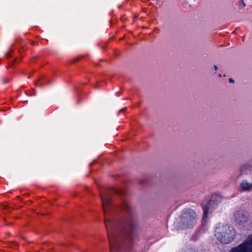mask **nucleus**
<instances>
[{"instance_id": "obj_3", "label": "nucleus", "mask_w": 252, "mask_h": 252, "mask_svg": "<svg viewBox=\"0 0 252 252\" xmlns=\"http://www.w3.org/2000/svg\"><path fill=\"white\" fill-rule=\"evenodd\" d=\"M197 215L192 209H187L184 211L181 221L185 228L193 227L197 222Z\"/></svg>"}, {"instance_id": "obj_18", "label": "nucleus", "mask_w": 252, "mask_h": 252, "mask_svg": "<svg viewBox=\"0 0 252 252\" xmlns=\"http://www.w3.org/2000/svg\"><path fill=\"white\" fill-rule=\"evenodd\" d=\"M33 73H32L31 74V76H29V78H30L31 76L33 75Z\"/></svg>"}, {"instance_id": "obj_14", "label": "nucleus", "mask_w": 252, "mask_h": 252, "mask_svg": "<svg viewBox=\"0 0 252 252\" xmlns=\"http://www.w3.org/2000/svg\"><path fill=\"white\" fill-rule=\"evenodd\" d=\"M229 81L230 83H234V81L232 78H229Z\"/></svg>"}, {"instance_id": "obj_1", "label": "nucleus", "mask_w": 252, "mask_h": 252, "mask_svg": "<svg viewBox=\"0 0 252 252\" xmlns=\"http://www.w3.org/2000/svg\"><path fill=\"white\" fill-rule=\"evenodd\" d=\"M100 197L105 217V224L110 244V252H117L121 247V239H124L127 247H130L136 237L135 230L137 227L136 218L131 212L129 202L124 200L121 206L127 215L121 221L109 219L107 213L112 208V204L110 195L100 192Z\"/></svg>"}, {"instance_id": "obj_13", "label": "nucleus", "mask_w": 252, "mask_h": 252, "mask_svg": "<svg viewBox=\"0 0 252 252\" xmlns=\"http://www.w3.org/2000/svg\"><path fill=\"white\" fill-rule=\"evenodd\" d=\"M79 59H80L79 58H76V59L73 60L72 62L73 63H75V62H77L79 60Z\"/></svg>"}, {"instance_id": "obj_11", "label": "nucleus", "mask_w": 252, "mask_h": 252, "mask_svg": "<svg viewBox=\"0 0 252 252\" xmlns=\"http://www.w3.org/2000/svg\"><path fill=\"white\" fill-rule=\"evenodd\" d=\"M203 211H204V216H203V217H207V214L208 213V209L207 208H205V207H203Z\"/></svg>"}, {"instance_id": "obj_8", "label": "nucleus", "mask_w": 252, "mask_h": 252, "mask_svg": "<svg viewBox=\"0 0 252 252\" xmlns=\"http://www.w3.org/2000/svg\"><path fill=\"white\" fill-rule=\"evenodd\" d=\"M13 49H12V48H10V49L9 50V51L5 53V56L7 57V58H10V57H12V54H13Z\"/></svg>"}, {"instance_id": "obj_16", "label": "nucleus", "mask_w": 252, "mask_h": 252, "mask_svg": "<svg viewBox=\"0 0 252 252\" xmlns=\"http://www.w3.org/2000/svg\"><path fill=\"white\" fill-rule=\"evenodd\" d=\"M8 82V79H5V80H4V83H7Z\"/></svg>"}, {"instance_id": "obj_9", "label": "nucleus", "mask_w": 252, "mask_h": 252, "mask_svg": "<svg viewBox=\"0 0 252 252\" xmlns=\"http://www.w3.org/2000/svg\"><path fill=\"white\" fill-rule=\"evenodd\" d=\"M112 191H113V192H115L119 194H123L124 193V191L123 190H118V189H112Z\"/></svg>"}, {"instance_id": "obj_17", "label": "nucleus", "mask_w": 252, "mask_h": 252, "mask_svg": "<svg viewBox=\"0 0 252 252\" xmlns=\"http://www.w3.org/2000/svg\"><path fill=\"white\" fill-rule=\"evenodd\" d=\"M125 109H126V108H124V109H122V110H121V111H120V112H121V111H125Z\"/></svg>"}, {"instance_id": "obj_10", "label": "nucleus", "mask_w": 252, "mask_h": 252, "mask_svg": "<svg viewBox=\"0 0 252 252\" xmlns=\"http://www.w3.org/2000/svg\"><path fill=\"white\" fill-rule=\"evenodd\" d=\"M20 59H19L18 58H16L11 63H9V66L10 67H13V64H14V63H16L17 62H19V60Z\"/></svg>"}, {"instance_id": "obj_20", "label": "nucleus", "mask_w": 252, "mask_h": 252, "mask_svg": "<svg viewBox=\"0 0 252 252\" xmlns=\"http://www.w3.org/2000/svg\"><path fill=\"white\" fill-rule=\"evenodd\" d=\"M251 237L252 238V236H251Z\"/></svg>"}, {"instance_id": "obj_6", "label": "nucleus", "mask_w": 252, "mask_h": 252, "mask_svg": "<svg viewBox=\"0 0 252 252\" xmlns=\"http://www.w3.org/2000/svg\"><path fill=\"white\" fill-rule=\"evenodd\" d=\"M46 83L49 84L51 82L49 81H47L44 76H41L35 83L36 86L37 87H43Z\"/></svg>"}, {"instance_id": "obj_2", "label": "nucleus", "mask_w": 252, "mask_h": 252, "mask_svg": "<svg viewBox=\"0 0 252 252\" xmlns=\"http://www.w3.org/2000/svg\"><path fill=\"white\" fill-rule=\"evenodd\" d=\"M215 236L220 242L227 244L235 238V231L233 227L228 224H219L216 227Z\"/></svg>"}, {"instance_id": "obj_5", "label": "nucleus", "mask_w": 252, "mask_h": 252, "mask_svg": "<svg viewBox=\"0 0 252 252\" xmlns=\"http://www.w3.org/2000/svg\"><path fill=\"white\" fill-rule=\"evenodd\" d=\"M234 216L235 221L239 224L245 223L248 220V216L243 210L237 211Z\"/></svg>"}, {"instance_id": "obj_19", "label": "nucleus", "mask_w": 252, "mask_h": 252, "mask_svg": "<svg viewBox=\"0 0 252 252\" xmlns=\"http://www.w3.org/2000/svg\"><path fill=\"white\" fill-rule=\"evenodd\" d=\"M6 205L3 206V209H6Z\"/></svg>"}, {"instance_id": "obj_4", "label": "nucleus", "mask_w": 252, "mask_h": 252, "mask_svg": "<svg viewBox=\"0 0 252 252\" xmlns=\"http://www.w3.org/2000/svg\"><path fill=\"white\" fill-rule=\"evenodd\" d=\"M229 252H252V238L249 237L243 243L232 248Z\"/></svg>"}, {"instance_id": "obj_15", "label": "nucleus", "mask_w": 252, "mask_h": 252, "mask_svg": "<svg viewBox=\"0 0 252 252\" xmlns=\"http://www.w3.org/2000/svg\"><path fill=\"white\" fill-rule=\"evenodd\" d=\"M214 68L215 70H217L218 69V67L217 65H214Z\"/></svg>"}, {"instance_id": "obj_12", "label": "nucleus", "mask_w": 252, "mask_h": 252, "mask_svg": "<svg viewBox=\"0 0 252 252\" xmlns=\"http://www.w3.org/2000/svg\"><path fill=\"white\" fill-rule=\"evenodd\" d=\"M239 3L240 5H241L243 7H245L246 5L243 0H239Z\"/></svg>"}, {"instance_id": "obj_7", "label": "nucleus", "mask_w": 252, "mask_h": 252, "mask_svg": "<svg viewBox=\"0 0 252 252\" xmlns=\"http://www.w3.org/2000/svg\"><path fill=\"white\" fill-rule=\"evenodd\" d=\"M240 188L241 190L243 191L248 190L252 189V184L246 182H243L241 183Z\"/></svg>"}]
</instances>
